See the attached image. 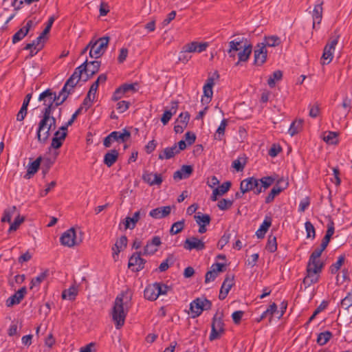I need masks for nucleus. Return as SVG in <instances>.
I'll use <instances>...</instances> for the list:
<instances>
[{
  "label": "nucleus",
  "mask_w": 352,
  "mask_h": 352,
  "mask_svg": "<svg viewBox=\"0 0 352 352\" xmlns=\"http://www.w3.org/2000/svg\"><path fill=\"white\" fill-rule=\"evenodd\" d=\"M232 183L230 181H227L223 182L221 186L214 189H217L219 190V195H223L226 192H227L230 188Z\"/></svg>",
  "instance_id": "62"
},
{
  "label": "nucleus",
  "mask_w": 352,
  "mask_h": 352,
  "mask_svg": "<svg viewBox=\"0 0 352 352\" xmlns=\"http://www.w3.org/2000/svg\"><path fill=\"white\" fill-rule=\"evenodd\" d=\"M184 248L188 250H196L197 251L205 249V243L197 237L192 236L185 240Z\"/></svg>",
  "instance_id": "12"
},
{
  "label": "nucleus",
  "mask_w": 352,
  "mask_h": 352,
  "mask_svg": "<svg viewBox=\"0 0 352 352\" xmlns=\"http://www.w3.org/2000/svg\"><path fill=\"white\" fill-rule=\"evenodd\" d=\"M67 137L66 132H60V131H56L54 137L52 140L51 147L58 149L63 145V141Z\"/></svg>",
  "instance_id": "22"
},
{
  "label": "nucleus",
  "mask_w": 352,
  "mask_h": 352,
  "mask_svg": "<svg viewBox=\"0 0 352 352\" xmlns=\"http://www.w3.org/2000/svg\"><path fill=\"white\" fill-rule=\"evenodd\" d=\"M208 46V43L207 42L198 43L197 41H192L191 43L184 45V49H185L186 52H188V53H192V52L201 53V52L205 51Z\"/></svg>",
  "instance_id": "15"
},
{
  "label": "nucleus",
  "mask_w": 352,
  "mask_h": 352,
  "mask_svg": "<svg viewBox=\"0 0 352 352\" xmlns=\"http://www.w3.org/2000/svg\"><path fill=\"white\" fill-rule=\"evenodd\" d=\"M89 62L87 59L80 66L76 67L74 72V73L72 74L74 77L77 78L78 80H80L82 77V74L83 72L86 74L87 71V66H88Z\"/></svg>",
  "instance_id": "40"
},
{
  "label": "nucleus",
  "mask_w": 352,
  "mask_h": 352,
  "mask_svg": "<svg viewBox=\"0 0 352 352\" xmlns=\"http://www.w3.org/2000/svg\"><path fill=\"white\" fill-rule=\"evenodd\" d=\"M212 307V302L206 298H197L190 304V310L192 313V318H195L200 316L203 311L210 310Z\"/></svg>",
  "instance_id": "7"
},
{
  "label": "nucleus",
  "mask_w": 352,
  "mask_h": 352,
  "mask_svg": "<svg viewBox=\"0 0 352 352\" xmlns=\"http://www.w3.org/2000/svg\"><path fill=\"white\" fill-rule=\"evenodd\" d=\"M50 276L49 269H45L38 276L32 279L30 282V289H32L34 287L39 286L40 284L44 281Z\"/></svg>",
  "instance_id": "29"
},
{
  "label": "nucleus",
  "mask_w": 352,
  "mask_h": 352,
  "mask_svg": "<svg viewBox=\"0 0 352 352\" xmlns=\"http://www.w3.org/2000/svg\"><path fill=\"white\" fill-rule=\"evenodd\" d=\"M142 252L133 253L129 258L128 267L133 272H140L144 269L146 261L141 257Z\"/></svg>",
  "instance_id": "9"
},
{
  "label": "nucleus",
  "mask_w": 352,
  "mask_h": 352,
  "mask_svg": "<svg viewBox=\"0 0 352 352\" xmlns=\"http://www.w3.org/2000/svg\"><path fill=\"white\" fill-rule=\"evenodd\" d=\"M234 285V275L227 274L221 287L219 298L222 300H224Z\"/></svg>",
  "instance_id": "13"
},
{
  "label": "nucleus",
  "mask_w": 352,
  "mask_h": 352,
  "mask_svg": "<svg viewBox=\"0 0 352 352\" xmlns=\"http://www.w3.org/2000/svg\"><path fill=\"white\" fill-rule=\"evenodd\" d=\"M80 80H78L77 78L74 77L72 75L67 80L64 86H66V88L71 89L72 92H74V89L78 82Z\"/></svg>",
  "instance_id": "59"
},
{
  "label": "nucleus",
  "mask_w": 352,
  "mask_h": 352,
  "mask_svg": "<svg viewBox=\"0 0 352 352\" xmlns=\"http://www.w3.org/2000/svg\"><path fill=\"white\" fill-rule=\"evenodd\" d=\"M332 333L329 331H325L318 334L317 343L320 345H324L332 337Z\"/></svg>",
  "instance_id": "37"
},
{
  "label": "nucleus",
  "mask_w": 352,
  "mask_h": 352,
  "mask_svg": "<svg viewBox=\"0 0 352 352\" xmlns=\"http://www.w3.org/2000/svg\"><path fill=\"white\" fill-rule=\"evenodd\" d=\"M283 78V72L280 70H276L272 73L267 80V84L270 87H274L276 81H279Z\"/></svg>",
  "instance_id": "36"
},
{
  "label": "nucleus",
  "mask_w": 352,
  "mask_h": 352,
  "mask_svg": "<svg viewBox=\"0 0 352 352\" xmlns=\"http://www.w3.org/2000/svg\"><path fill=\"white\" fill-rule=\"evenodd\" d=\"M156 285L157 284L154 283L153 284L148 285L145 288L144 291V296L146 299L153 301L158 298Z\"/></svg>",
  "instance_id": "25"
},
{
  "label": "nucleus",
  "mask_w": 352,
  "mask_h": 352,
  "mask_svg": "<svg viewBox=\"0 0 352 352\" xmlns=\"http://www.w3.org/2000/svg\"><path fill=\"white\" fill-rule=\"evenodd\" d=\"M339 38L340 34L338 33L337 30H336L333 35L330 36L329 41L325 46L329 49L335 50V47L338 44Z\"/></svg>",
  "instance_id": "46"
},
{
  "label": "nucleus",
  "mask_w": 352,
  "mask_h": 352,
  "mask_svg": "<svg viewBox=\"0 0 352 352\" xmlns=\"http://www.w3.org/2000/svg\"><path fill=\"white\" fill-rule=\"evenodd\" d=\"M143 180L150 186L160 185L162 183V177L160 174L145 173L142 175Z\"/></svg>",
  "instance_id": "18"
},
{
  "label": "nucleus",
  "mask_w": 352,
  "mask_h": 352,
  "mask_svg": "<svg viewBox=\"0 0 352 352\" xmlns=\"http://www.w3.org/2000/svg\"><path fill=\"white\" fill-rule=\"evenodd\" d=\"M320 109L319 104L316 103L313 105H309V116L311 118H316L320 113Z\"/></svg>",
  "instance_id": "63"
},
{
  "label": "nucleus",
  "mask_w": 352,
  "mask_h": 352,
  "mask_svg": "<svg viewBox=\"0 0 352 352\" xmlns=\"http://www.w3.org/2000/svg\"><path fill=\"white\" fill-rule=\"evenodd\" d=\"M338 133L333 131H327L323 134V140L329 144H336L338 143Z\"/></svg>",
  "instance_id": "33"
},
{
  "label": "nucleus",
  "mask_w": 352,
  "mask_h": 352,
  "mask_svg": "<svg viewBox=\"0 0 352 352\" xmlns=\"http://www.w3.org/2000/svg\"><path fill=\"white\" fill-rule=\"evenodd\" d=\"M28 33L23 28L19 30L12 36V43H16L21 41Z\"/></svg>",
  "instance_id": "57"
},
{
  "label": "nucleus",
  "mask_w": 352,
  "mask_h": 352,
  "mask_svg": "<svg viewBox=\"0 0 352 352\" xmlns=\"http://www.w3.org/2000/svg\"><path fill=\"white\" fill-rule=\"evenodd\" d=\"M42 161V157L39 156L34 162H32L28 167L27 173L25 175V178L30 179L34 175L38 170L41 163Z\"/></svg>",
  "instance_id": "24"
},
{
  "label": "nucleus",
  "mask_w": 352,
  "mask_h": 352,
  "mask_svg": "<svg viewBox=\"0 0 352 352\" xmlns=\"http://www.w3.org/2000/svg\"><path fill=\"white\" fill-rule=\"evenodd\" d=\"M177 153V144H175L173 146L167 147L164 148L161 153H160L158 159L162 160L164 159L169 160L173 157Z\"/></svg>",
  "instance_id": "26"
},
{
  "label": "nucleus",
  "mask_w": 352,
  "mask_h": 352,
  "mask_svg": "<svg viewBox=\"0 0 352 352\" xmlns=\"http://www.w3.org/2000/svg\"><path fill=\"white\" fill-rule=\"evenodd\" d=\"M171 262V263H173V256L172 254L169 255L165 261H164L159 266L158 270L160 272H165L166 271L169 265L168 263Z\"/></svg>",
  "instance_id": "60"
},
{
  "label": "nucleus",
  "mask_w": 352,
  "mask_h": 352,
  "mask_svg": "<svg viewBox=\"0 0 352 352\" xmlns=\"http://www.w3.org/2000/svg\"><path fill=\"white\" fill-rule=\"evenodd\" d=\"M136 223H137V222L133 217H126L125 218V221L124 222V229L125 230H127V229L133 230L135 228Z\"/></svg>",
  "instance_id": "64"
},
{
  "label": "nucleus",
  "mask_w": 352,
  "mask_h": 352,
  "mask_svg": "<svg viewBox=\"0 0 352 352\" xmlns=\"http://www.w3.org/2000/svg\"><path fill=\"white\" fill-rule=\"evenodd\" d=\"M222 317L223 313L217 312L212 318L211 333L209 336L210 341L219 339L225 331Z\"/></svg>",
  "instance_id": "8"
},
{
  "label": "nucleus",
  "mask_w": 352,
  "mask_h": 352,
  "mask_svg": "<svg viewBox=\"0 0 352 352\" xmlns=\"http://www.w3.org/2000/svg\"><path fill=\"white\" fill-rule=\"evenodd\" d=\"M155 283L157 284L156 289L158 296L160 295L167 294L168 292L171 289L170 287L164 284L163 283L156 282Z\"/></svg>",
  "instance_id": "52"
},
{
  "label": "nucleus",
  "mask_w": 352,
  "mask_h": 352,
  "mask_svg": "<svg viewBox=\"0 0 352 352\" xmlns=\"http://www.w3.org/2000/svg\"><path fill=\"white\" fill-rule=\"evenodd\" d=\"M78 294V289L75 286H71L69 289L62 292L63 299L74 300Z\"/></svg>",
  "instance_id": "35"
},
{
  "label": "nucleus",
  "mask_w": 352,
  "mask_h": 352,
  "mask_svg": "<svg viewBox=\"0 0 352 352\" xmlns=\"http://www.w3.org/2000/svg\"><path fill=\"white\" fill-rule=\"evenodd\" d=\"M333 52L334 50L324 46L320 60L321 64L324 65L330 63L333 58Z\"/></svg>",
  "instance_id": "30"
},
{
  "label": "nucleus",
  "mask_w": 352,
  "mask_h": 352,
  "mask_svg": "<svg viewBox=\"0 0 352 352\" xmlns=\"http://www.w3.org/2000/svg\"><path fill=\"white\" fill-rule=\"evenodd\" d=\"M277 310V305L275 302H273L270 305V307L267 308L266 311H265L260 318L257 320L258 322L261 321L265 318L267 317V314H270L271 316V318L272 317L273 314Z\"/></svg>",
  "instance_id": "48"
},
{
  "label": "nucleus",
  "mask_w": 352,
  "mask_h": 352,
  "mask_svg": "<svg viewBox=\"0 0 352 352\" xmlns=\"http://www.w3.org/2000/svg\"><path fill=\"white\" fill-rule=\"evenodd\" d=\"M267 58V50L265 46L261 47L259 49L254 50V65L261 66L265 61Z\"/></svg>",
  "instance_id": "21"
},
{
  "label": "nucleus",
  "mask_w": 352,
  "mask_h": 352,
  "mask_svg": "<svg viewBox=\"0 0 352 352\" xmlns=\"http://www.w3.org/2000/svg\"><path fill=\"white\" fill-rule=\"evenodd\" d=\"M49 120L43 122L44 116L38 122V126L36 131V138L41 144H45L50 136V131L56 128V120L54 116H49Z\"/></svg>",
  "instance_id": "5"
},
{
  "label": "nucleus",
  "mask_w": 352,
  "mask_h": 352,
  "mask_svg": "<svg viewBox=\"0 0 352 352\" xmlns=\"http://www.w3.org/2000/svg\"><path fill=\"white\" fill-rule=\"evenodd\" d=\"M60 242L63 245L71 248L78 245L81 240L77 241L76 231L74 228H72L62 234L60 238Z\"/></svg>",
  "instance_id": "10"
},
{
  "label": "nucleus",
  "mask_w": 352,
  "mask_h": 352,
  "mask_svg": "<svg viewBox=\"0 0 352 352\" xmlns=\"http://www.w3.org/2000/svg\"><path fill=\"white\" fill-rule=\"evenodd\" d=\"M307 238L314 239L316 237V230L314 225L310 221H306L305 223Z\"/></svg>",
  "instance_id": "51"
},
{
  "label": "nucleus",
  "mask_w": 352,
  "mask_h": 352,
  "mask_svg": "<svg viewBox=\"0 0 352 352\" xmlns=\"http://www.w3.org/2000/svg\"><path fill=\"white\" fill-rule=\"evenodd\" d=\"M118 151L116 149H111L104 155L103 162L108 167H111L118 160Z\"/></svg>",
  "instance_id": "23"
},
{
  "label": "nucleus",
  "mask_w": 352,
  "mask_h": 352,
  "mask_svg": "<svg viewBox=\"0 0 352 352\" xmlns=\"http://www.w3.org/2000/svg\"><path fill=\"white\" fill-rule=\"evenodd\" d=\"M252 50V46L248 43L247 39L244 38H237L228 43L227 52L229 57L233 59H235L237 55L238 61L236 65H238L240 62H245L249 59Z\"/></svg>",
  "instance_id": "2"
},
{
  "label": "nucleus",
  "mask_w": 352,
  "mask_h": 352,
  "mask_svg": "<svg viewBox=\"0 0 352 352\" xmlns=\"http://www.w3.org/2000/svg\"><path fill=\"white\" fill-rule=\"evenodd\" d=\"M340 304L342 307L346 309H348L350 307L352 306V289L351 291L349 292L347 295L341 300Z\"/></svg>",
  "instance_id": "54"
},
{
  "label": "nucleus",
  "mask_w": 352,
  "mask_h": 352,
  "mask_svg": "<svg viewBox=\"0 0 352 352\" xmlns=\"http://www.w3.org/2000/svg\"><path fill=\"white\" fill-rule=\"evenodd\" d=\"M24 217H21L19 214L15 218L14 222L11 223L8 232L10 233L12 232L16 231L19 228V226L24 221Z\"/></svg>",
  "instance_id": "49"
},
{
  "label": "nucleus",
  "mask_w": 352,
  "mask_h": 352,
  "mask_svg": "<svg viewBox=\"0 0 352 352\" xmlns=\"http://www.w3.org/2000/svg\"><path fill=\"white\" fill-rule=\"evenodd\" d=\"M322 2L315 6L313 10V28H315L316 23L320 24L322 18Z\"/></svg>",
  "instance_id": "28"
},
{
  "label": "nucleus",
  "mask_w": 352,
  "mask_h": 352,
  "mask_svg": "<svg viewBox=\"0 0 352 352\" xmlns=\"http://www.w3.org/2000/svg\"><path fill=\"white\" fill-rule=\"evenodd\" d=\"M212 88L207 87L206 85L204 86V96L201 98V102L204 104H208L212 98Z\"/></svg>",
  "instance_id": "42"
},
{
  "label": "nucleus",
  "mask_w": 352,
  "mask_h": 352,
  "mask_svg": "<svg viewBox=\"0 0 352 352\" xmlns=\"http://www.w3.org/2000/svg\"><path fill=\"white\" fill-rule=\"evenodd\" d=\"M110 137L112 138L113 142H125L130 138L131 133L129 131L124 129L122 133L116 131L111 132Z\"/></svg>",
  "instance_id": "20"
},
{
  "label": "nucleus",
  "mask_w": 352,
  "mask_h": 352,
  "mask_svg": "<svg viewBox=\"0 0 352 352\" xmlns=\"http://www.w3.org/2000/svg\"><path fill=\"white\" fill-rule=\"evenodd\" d=\"M344 259H345L344 255H340L338 257V259L337 262L335 263H333L330 266V272H331V273L332 274H336L339 271V270L340 269L341 266L342 265V264L344 262Z\"/></svg>",
  "instance_id": "44"
},
{
  "label": "nucleus",
  "mask_w": 352,
  "mask_h": 352,
  "mask_svg": "<svg viewBox=\"0 0 352 352\" xmlns=\"http://www.w3.org/2000/svg\"><path fill=\"white\" fill-rule=\"evenodd\" d=\"M329 305V302L326 300H323L320 305L315 309L313 314L309 318L308 321L306 323V325H308L315 318L316 316L322 311L325 309Z\"/></svg>",
  "instance_id": "43"
},
{
  "label": "nucleus",
  "mask_w": 352,
  "mask_h": 352,
  "mask_svg": "<svg viewBox=\"0 0 352 352\" xmlns=\"http://www.w3.org/2000/svg\"><path fill=\"white\" fill-rule=\"evenodd\" d=\"M302 127V120H295L294 121L288 130V133L291 136L296 135Z\"/></svg>",
  "instance_id": "38"
},
{
  "label": "nucleus",
  "mask_w": 352,
  "mask_h": 352,
  "mask_svg": "<svg viewBox=\"0 0 352 352\" xmlns=\"http://www.w3.org/2000/svg\"><path fill=\"white\" fill-rule=\"evenodd\" d=\"M272 225V218L270 217H265L263 223L261 225L259 229L256 232V235L258 239H263L265 233Z\"/></svg>",
  "instance_id": "27"
},
{
  "label": "nucleus",
  "mask_w": 352,
  "mask_h": 352,
  "mask_svg": "<svg viewBox=\"0 0 352 352\" xmlns=\"http://www.w3.org/2000/svg\"><path fill=\"white\" fill-rule=\"evenodd\" d=\"M266 249L270 252H274L277 250V243H276V236L270 235L268 237Z\"/></svg>",
  "instance_id": "47"
},
{
  "label": "nucleus",
  "mask_w": 352,
  "mask_h": 352,
  "mask_svg": "<svg viewBox=\"0 0 352 352\" xmlns=\"http://www.w3.org/2000/svg\"><path fill=\"white\" fill-rule=\"evenodd\" d=\"M280 43V38L277 36H272L265 38V46L268 47H276L278 46Z\"/></svg>",
  "instance_id": "50"
},
{
  "label": "nucleus",
  "mask_w": 352,
  "mask_h": 352,
  "mask_svg": "<svg viewBox=\"0 0 352 352\" xmlns=\"http://www.w3.org/2000/svg\"><path fill=\"white\" fill-rule=\"evenodd\" d=\"M16 208L14 206L5 210L3 216L1 218V221L11 223L12 217L14 212H16Z\"/></svg>",
  "instance_id": "45"
},
{
  "label": "nucleus",
  "mask_w": 352,
  "mask_h": 352,
  "mask_svg": "<svg viewBox=\"0 0 352 352\" xmlns=\"http://www.w3.org/2000/svg\"><path fill=\"white\" fill-rule=\"evenodd\" d=\"M228 125V120L223 119L221 122L220 125L217 128L216 133L214 134V139L217 140H222L225 134L226 127Z\"/></svg>",
  "instance_id": "34"
},
{
  "label": "nucleus",
  "mask_w": 352,
  "mask_h": 352,
  "mask_svg": "<svg viewBox=\"0 0 352 352\" xmlns=\"http://www.w3.org/2000/svg\"><path fill=\"white\" fill-rule=\"evenodd\" d=\"M241 184H243L244 188L243 190L244 191L249 192L252 190L256 195H258L262 192L259 179H256L254 177H248L242 180Z\"/></svg>",
  "instance_id": "11"
},
{
  "label": "nucleus",
  "mask_w": 352,
  "mask_h": 352,
  "mask_svg": "<svg viewBox=\"0 0 352 352\" xmlns=\"http://www.w3.org/2000/svg\"><path fill=\"white\" fill-rule=\"evenodd\" d=\"M127 237L126 236H122L114 244V247L113 248V250L114 253L113 254V258H115V255H118L122 247L126 248L127 245Z\"/></svg>",
  "instance_id": "31"
},
{
  "label": "nucleus",
  "mask_w": 352,
  "mask_h": 352,
  "mask_svg": "<svg viewBox=\"0 0 352 352\" xmlns=\"http://www.w3.org/2000/svg\"><path fill=\"white\" fill-rule=\"evenodd\" d=\"M27 293V289L25 287H22L15 294L11 296L6 300V305L8 307H12L14 305L19 304L22 299L24 298Z\"/></svg>",
  "instance_id": "14"
},
{
  "label": "nucleus",
  "mask_w": 352,
  "mask_h": 352,
  "mask_svg": "<svg viewBox=\"0 0 352 352\" xmlns=\"http://www.w3.org/2000/svg\"><path fill=\"white\" fill-rule=\"evenodd\" d=\"M170 104V109L169 110H165L161 118V122L164 125H166L170 121L172 116L176 113L178 109V101L173 100Z\"/></svg>",
  "instance_id": "17"
},
{
  "label": "nucleus",
  "mask_w": 352,
  "mask_h": 352,
  "mask_svg": "<svg viewBox=\"0 0 352 352\" xmlns=\"http://www.w3.org/2000/svg\"><path fill=\"white\" fill-rule=\"evenodd\" d=\"M73 92L71 89L66 88V86H63L62 89L59 91L58 95L56 94V97H58V102L56 105H61Z\"/></svg>",
  "instance_id": "32"
},
{
  "label": "nucleus",
  "mask_w": 352,
  "mask_h": 352,
  "mask_svg": "<svg viewBox=\"0 0 352 352\" xmlns=\"http://www.w3.org/2000/svg\"><path fill=\"white\" fill-rule=\"evenodd\" d=\"M129 293V290L122 292L115 299L111 314L117 329H120L124 324L128 309L124 308V305H126V302H124V298L130 300L132 295Z\"/></svg>",
  "instance_id": "3"
},
{
  "label": "nucleus",
  "mask_w": 352,
  "mask_h": 352,
  "mask_svg": "<svg viewBox=\"0 0 352 352\" xmlns=\"http://www.w3.org/2000/svg\"><path fill=\"white\" fill-rule=\"evenodd\" d=\"M233 204V200L221 199L217 204L218 208L221 210L229 209Z\"/></svg>",
  "instance_id": "55"
},
{
  "label": "nucleus",
  "mask_w": 352,
  "mask_h": 352,
  "mask_svg": "<svg viewBox=\"0 0 352 352\" xmlns=\"http://www.w3.org/2000/svg\"><path fill=\"white\" fill-rule=\"evenodd\" d=\"M54 162L50 158L44 159L41 167L43 177H45L47 174Z\"/></svg>",
  "instance_id": "53"
},
{
  "label": "nucleus",
  "mask_w": 352,
  "mask_h": 352,
  "mask_svg": "<svg viewBox=\"0 0 352 352\" xmlns=\"http://www.w3.org/2000/svg\"><path fill=\"white\" fill-rule=\"evenodd\" d=\"M170 212L171 206H162L151 210L149 215L154 219H162L169 215Z\"/></svg>",
  "instance_id": "16"
},
{
  "label": "nucleus",
  "mask_w": 352,
  "mask_h": 352,
  "mask_svg": "<svg viewBox=\"0 0 352 352\" xmlns=\"http://www.w3.org/2000/svg\"><path fill=\"white\" fill-rule=\"evenodd\" d=\"M194 219L197 224L209 225L211 221V218L209 214H201L198 212L194 216Z\"/></svg>",
  "instance_id": "39"
},
{
  "label": "nucleus",
  "mask_w": 352,
  "mask_h": 352,
  "mask_svg": "<svg viewBox=\"0 0 352 352\" xmlns=\"http://www.w3.org/2000/svg\"><path fill=\"white\" fill-rule=\"evenodd\" d=\"M185 226V220L182 219L181 221H178L177 222H175L170 230V233L172 235L177 234L182 232Z\"/></svg>",
  "instance_id": "41"
},
{
  "label": "nucleus",
  "mask_w": 352,
  "mask_h": 352,
  "mask_svg": "<svg viewBox=\"0 0 352 352\" xmlns=\"http://www.w3.org/2000/svg\"><path fill=\"white\" fill-rule=\"evenodd\" d=\"M289 185L288 181L285 179L283 177L277 180L276 184L273 188L275 189H279L280 193L286 189Z\"/></svg>",
  "instance_id": "58"
},
{
  "label": "nucleus",
  "mask_w": 352,
  "mask_h": 352,
  "mask_svg": "<svg viewBox=\"0 0 352 352\" xmlns=\"http://www.w3.org/2000/svg\"><path fill=\"white\" fill-rule=\"evenodd\" d=\"M275 181V178L272 176L263 177L261 179H259V182L261 183V188L263 187L264 189H267L269 188Z\"/></svg>",
  "instance_id": "56"
},
{
  "label": "nucleus",
  "mask_w": 352,
  "mask_h": 352,
  "mask_svg": "<svg viewBox=\"0 0 352 352\" xmlns=\"http://www.w3.org/2000/svg\"><path fill=\"white\" fill-rule=\"evenodd\" d=\"M190 120V114L188 112L181 113L176 121L177 123H180L187 126Z\"/></svg>",
  "instance_id": "61"
},
{
  "label": "nucleus",
  "mask_w": 352,
  "mask_h": 352,
  "mask_svg": "<svg viewBox=\"0 0 352 352\" xmlns=\"http://www.w3.org/2000/svg\"><path fill=\"white\" fill-rule=\"evenodd\" d=\"M324 250L322 248H316L310 255L307 265V275L303 279V284L309 287L319 280V274L324 267V263L319 258Z\"/></svg>",
  "instance_id": "1"
},
{
  "label": "nucleus",
  "mask_w": 352,
  "mask_h": 352,
  "mask_svg": "<svg viewBox=\"0 0 352 352\" xmlns=\"http://www.w3.org/2000/svg\"><path fill=\"white\" fill-rule=\"evenodd\" d=\"M88 65L89 66H87L86 78L83 80L84 81H87L99 72L101 62L98 60L90 61Z\"/></svg>",
  "instance_id": "19"
},
{
  "label": "nucleus",
  "mask_w": 352,
  "mask_h": 352,
  "mask_svg": "<svg viewBox=\"0 0 352 352\" xmlns=\"http://www.w3.org/2000/svg\"><path fill=\"white\" fill-rule=\"evenodd\" d=\"M38 100L43 102V104L45 107L41 111V114L44 116L43 122H45L46 119L49 120V116H52L53 111L59 106L56 105L58 97H56V93L55 91L48 88L39 95Z\"/></svg>",
  "instance_id": "4"
},
{
  "label": "nucleus",
  "mask_w": 352,
  "mask_h": 352,
  "mask_svg": "<svg viewBox=\"0 0 352 352\" xmlns=\"http://www.w3.org/2000/svg\"><path fill=\"white\" fill-rule=\"evenodd\" d=\"M109 40L110 37L107 36L101 37L96 41H91L88 43V47H90L89 56L94 58L101 57L108 47Z\"/></svg>",
  "instance_id": "6"
}]
</instances>
